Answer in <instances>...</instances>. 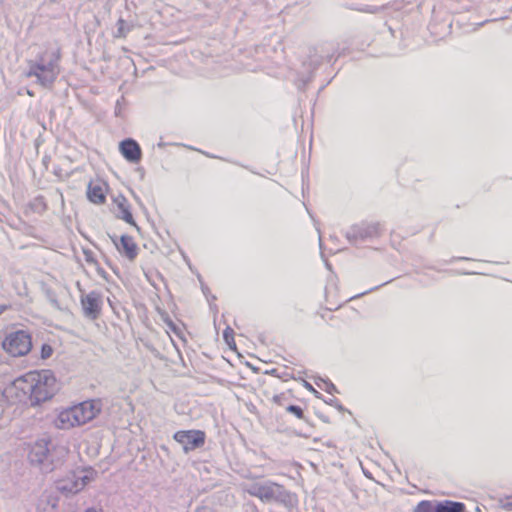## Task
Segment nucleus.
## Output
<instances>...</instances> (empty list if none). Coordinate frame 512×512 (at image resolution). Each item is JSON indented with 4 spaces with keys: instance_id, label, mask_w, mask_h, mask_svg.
<instances>
[{
    "instance_id": "obj_44",
    "label": "nucleus",
    "mask_w": 512,
    "mask_h": 512,
    "mask_svg": "<svg viewBox=\"0 0 512 512\" xmlns=\"http://www.w3.org/2000/svg\"><path fill=\"white\" fill-rule=\"evenodd\" d=\"M276 370L275 369H272V370H264L263 373L265 374H273Z\"/></svg>"
},
{
    "instance_id": "obj_36",
    "label": "nucleus",
    "mask_w": 512,
    "mask_h": 512,
    "mask_svg": "<svg viewBox=\"0 0 512 512\" xmlns=\"http://www.w3.org/2000/svg\"><path fill=\"white\" fill-rule=\"evenodd\" d=\"M40 352H53L52 347L46 343L42 344Z\"/></svg>"
},
{
    "instance_id": "obj_39",
    "label": "nucleus",
    "mask_w": 512,
    "mask_h": 512,
    "mask_svg": "<svg viewBox=\"0 0 512 512\" xmlns=\"http://www.w3.org/2000/svg\"><path fill=\"white\" fill-rule=\"evenodd\" d=\"M9 309V305H0V315Z\"/></svg>"
},
{
    "instance_id": "obj_14",
    "label": "nucleus",
    "mask_w": 512,
    "mask_h": 512,
    "mask_svg": "<svg viewBox=\"0 0 512 512\" xmlns=\"http://www.w3.org/2000/svg\"><path fill=\"white\" fill-rule=\"evenodd\" d=\"M117 250L127 257L129 260H134L138 254V247L133 238L128 235H122L117 242V238L112 239Z\"/></svg>"
},
{
    "instance_id": "obj_23",
    "label": "nucleus",
    "mask_w": 512,
    "mask_h": 512,
    "mask_svg": "<svg viewBox=\"0 0 512 512\" xmlns=\"http://www.w3.org/2000/svg\"><path fill=\"white\" fill-rule=\"evenodd\" d=\"M131 30V26L126 23V21L122 18H119L117 21V33L116 37H125L127 33Z\"/></svg>"
},
{
    "instance_id": "obj_9",
    "label": "nucleus",
    "mask_w": 512,
    "mask_h": 512,
    "mask_svg": "<svg viewBox=\"0 0 512 512\" xmlns=\"http://www.w3.org/2000/svg\"><path fill=\"white\" fill-rule=\"evenodd\" d=\"M323 63V57L317 54H310L306 60L302 62L301 70L296 72L294 84L296 87L304 91L307 85L312 81L314 72Z\"/></svg>"
},
{
    "instance_id": "obj_37",
    "label": "nucleus",
    "mask_w": 512,
    "mask_h": 512,
    "mask_svg": "<svg viewBox=\"0 0 512 512\" xmlns=\"http://www.w3.org/2000/svg\"><path fill=\"white\" fill-rule=\"evenodd\" d=\"M246 365L249 366L254 372H260L262 369L258 366H255L251 362H246Z\"/></svg>"
},
{
    "instance_id": "obj_30",
    "label": "nucleus",
    "mask_w": 512,
    "mask_h": 512,
    "mask_svg": "<svg viewBox=\"0 0 512 512\" xmlns=\"http://www.w3.org/2000/svg\"><path fill=\"white\" fill-rule=\"evenodd\" d=\"M85 261L89 264L98 265V262L94 256V253L91 250L83 251Z\"/></svg>"
},
{
    "instance_id": "obj_32",
    "label": "nucleus",
    "mask_w": 512,
    "mask_h": 512,
    "mask_svg": "<svg viewBox=\"0 0 512 512\" xmlns=\"http://www.w3.org/2000/svg\"><path fill=\"white\" fill-rule=\"evenodd\" d=\"M304 386L311 391L317 398L322 399V394L318 392L309 382L305 381Z\"/></svg>"
},
{
    "instance_id": "obj_21",
    "label": "nucleus",
    "mask_w": 512,
    "mask_h": 512,
    "mask_svg": "<svg viewBox=\"0 0 512 512\" xmlns=\"http://www.w3.org/2000/svg\"><path fill=\"white\" fill-rule=\"evenodd\" d=\"M436 501L422 500L414 509V512H435Z\"/></svg>"
},
{
    "instance_id": "obj_35",
    "label": "nucleus",
    "mask_w": 512,
    "mask_h": 512,
    "mask_svg": "<svg viewBox=\"0 0 512 512\" xmlns=\"http://www.w3.org/2000/svg\"><path fill=\"white\" fill-rule=\"evenodd\" d=\"M164 320H165V322H166L167 326H168L171 330H173L174 332H177V327H176V325L173 323V321H172V320H170V319H168V318H165Z\"/></svg>"
},
{
    "instance_id": "obj_22",
    "label": "nucleus",
    "mask_w": 512,
    "mask_h": 512,
    "mask_svg": "<svg viewBox=\"0 0 512 512\" xmlns=\"http://www.w3.org/2000/svg\"><path fill=\"white\" fill-rule=\"evenodd\" d=\"M223 337H224V340H225L226 344L228 345L229 349L237 352V347H236V343L234 340L233 329L228 326L223 332Z\"/></svg>"
},
{
    "instance_id": "obj_3",
    "label": "nucleus",
    "mask_w": 512,
    "mask_h": 512,
    "mask_svg": "<svg viewBox=\"0 0 512 512\" xmlns=\"http://www.w3.org/2000/svg\"><path fill=\"white\" fill-rule=\"evenodd\" d=\"M59 51H44L35 60L28 62L27 77H35L36 83L44 88H51L59 74Z\"/></svg>"
},
{
    "instance_id": "obj_8",
    "label": "nucleus",
    "mask_w": 512,
    "mask_h": 512,
    "mask_svg": "<svg viewBox=\"0 0 512 512\" xmlns=\"http://www.w3.org/2000/svg\"><path fill=\"white\" fill-rule=\"evenodd\" d=\"M2 347L6 352H31L32 334L27 329L10 331L5 335Z\"/></svg>"
},
{
    "instance_id": "obj_29",
    "label": "nucleus",
    "mask_w": 512,
    "mask_h": 512,
    "mask_svg": "<svg viewBox=\"0 0 512 512\" xmlns=\"http://www.w3.org/2000/svg\"><path fill=\"white\" fill-rule=\"evenodd\" d=\"M393 280H394V279L388 280V281H386V282H384V283H382V284H380V285H377V286H375V287L370 288V289H369V290H367V291H364V292H362V293H359V294H357V295H355V296L351 297V298H350V300H353V299H356V298L362 297V296H364V295H366V294H368V293H370V292L376 291V290H378L379 288H381L382 286H384V285H386V284H388V283L392 282Z\"/></svg>"
},
{
    "instance_id": "obj_4",
    "label": "nucleus",
    "mask_w": 512,
    "mask_h": 512,
    "mask_svg": "<svg viewBox=\"0 0 512 512\" xmlns=\"http://www.w3.org/2000/svg\"><path fill=\"white\" fill-rule=\"evenodd\" d=\"M102 409L100 399L87 400L78 405L62 411L57 418V427L67 429L74 426H81L93 420Z\"/></svg>"
},
{
    "instance_id": "obj_25",
    "label": "nucleus",
    "mask_w": 512,
    "mask_h": 512,
    "mask_svg": "<svg viewBox=\"0 0 512 512\" xmlns=\"http://www.w3.org/2000/svg\"><path fill=\"white\" fill-rule=\"evenodd\" d=\"M45 295H46L47 299L49 300V302L54 307H56L57 309H61L60 302H59L54 290H52L50 288L45 289Z\"/></svg>"
},
{
    "instance_id": "obj_41",
    "label": "nucleus",
    "mask_w": 512,
    "mask_h": 512,
    "mask_svg": "<svg viewBox=\"0 0 512 512\" xmlns=\"http://www.w3.org/2000/svg\"><path fill=\"white\" fill-rule=\"evenodd\" d=\"M256 361H261V362L267 363V362H272V359L271 358H265V359L256 358Z\"/></svg>"
},
{
    "instance_id": "obj_12",
    "label": "nucleus",
    "mask_w": 512,
    "mask_h": 512,
    "mask_svg": "<svg viewBox=\"0 0 512 512\" xmlns=\"http://www.w3.org/2000/svg\"><path fill=\"white\" fill-rule=\"evenodd\" d=\"M87 477L72 472L66 478L56 482V488L63 494H76L81 491L87 483Z\"/></svg>"
},
{
    "instance_id": "obj_45",
    "label": "nucleus",
    "mask_w": 512,
    "mask_h": 512,
    "mask_svg": "<svg viewBox=\"0 0 512 512\" xmlns=\"http://www.w3.org/2000/svg\"><path fill=\"white\" fill-rule=\"evenodd\" d=\"M42 359H48L52 354H40Z\"/></svg>"
},
{
    "instance_id": "obj_24",
    "label": "nucleus",
    "mask_w": 512,
    "mask_h": 512,
    "mask_svg": "<svg viewBox=\"0 0 512 512\" xmlns=\"http://www.w3.org/2000/svg\"><path fill=\"white\" fill-rule=\"evenodd\" d=\"M200 283H201L202 292L206 296L207 300L210 303V308L214 309L217 312L218 311L217 306L212 305V301H215L216 297L214 295L210 294V290H209L208 286L203 281L200 280Z\"/></svg>"
},
{
    "instance_id": "obj_46",
    "label": "nucleus",
    "mask_w": 512,
    "mask_h": 512,
    "mask_svg": "<svg viewBox=\"0 0 512 512\" xmlns=\"http://www.w3.org/2000/svg\"><path fill=\"white\" fill-rule=\"evenodd\" d=\"M25 354H20V353H17V354H12V356L14 357H18V356H24Z\"/></svg>"
},
{
    "instance_id": "obj_18",
    "label": "nucleus",
    "mask_w": 512,
    "mask_h": 512,
    "mask_svg": "<svg viewBox=\"0 0 512 512\" xmlns=\"http://www.w3.org/2000/svg\"><path fill=\"white\" fill-rule=\"evenodd\" d=\"M167 355H161L160 360L165 362H171L172 367L171 370H173L175 373H183L182 368L186 367L183 354H169Z\"/></svg>"
},
{
    "instance_id": "obj_7",
    "label": "nucleus",
    "mask_w": 512,
    "mask_h": 512,
    "mask_svg": "<svg viewBox=\"0 0 512 512\" xmlns=\"http://www.w3.org/2000/svg\"><path fill=\"white\" fill-rule=\"evenodd\" d=\"M35 379L33 372H29L11 382L6 387V393H8L11 403H30L31 395L35 389V386H33Z\"/></svg>"
},
{
    "instance_id": "obj_27",
    "label": "nucleus",
    "mask_w": 512,
    "mask_h": 512,
    "mask_svg": "<svg viewBox=\"0 0 512 512\" xmlns=\"http://www.w3.org/2000/svg\"><path fill=\"white\" fill-rule=\"evenodd\" d=\"M319 379L325 384V387L323 389L327 393H329V394L339 393L337 387L329 379H323V378H319Z\"/></svg>"
},
{
    "instance_id": "obj_13",
    "label": "nucleus",
    "mask_w": 512,
    "mask_h": 512,
    "mask_svg": "<svg viewBox=\"0 0 512 512\" xmlns=\"http://www.w3.org/2000/svg\"><path fill=\"white\" fill-rule=\"evenodd\" d=\"M119 149L121 154L127 161L131 163H138L141 160V148L134 139L127 138L121 141Z\"/></svg>"
},
{
    "instance_id": "obj_34",
    "label": "nucleus",
    "mask_w": 512,
    "mask_h": 512,
    "mask_svg": "<svg viewBox=\"0 0 512 512\" xmlns=\"http://www.w3.org/2000/svg\"><path fill=\"white\" fill-rule=\"evenodd\" d=\"M194 512H217L214 508L209 506H200L195 509Z\"/></svg>"
},
{
    "instance_id": "obj_42",
    "label": "nucleus",
    "mask_w": 512,
    "mask_h": 512,
    "mask_svg": "<svg viewBox=\"0 0 512 512\" xmlns=\"http://www.w3.org/2000/svg\"><path fill=\"white\" fill-rule=\"evenodd\" d=\"M453 260H470V258H467V257H454V258H452L451 261H453Z\"/></svg>"
},
{
    "instance_id": "obj_2",
    "label": "nucleus",
    "mask_w": 512,
    "mask_h": 512,
    "mask_svg": "<svg viewBox=\"0 0 512 512\" xmlns=\"http://www.w3.org/2000/svg\"><path fill=\"white\" fill-rule=\"evenodd\" d=\"M66 450L59 447L49 438L36 440L29 451V461L43 473H50L62 465Z\"/></svg>"
},
{
    "instance_id": "obj_15",
    "label": "nucleus",
    "mask_w": 512,
    "mask_h": 512,
    "mask_svg": "<svg viewBox=\"0 0 512 512\" xmlns=\"http://www.w3.org/2000/svg\"><path fill=\"white\" fill-rule=\"evenodd\" d=\"M115 202L117 204V208L119 211V213L117 214V217L131 225L136 226V223H135L132 213L130 211V205H129L127 199L124 196L120 195L117 198H115Z\"/></svg>"
},
{
    "instance_id": "obj_43",
    "label": "nucleus",
    "mask_w": 512,
    "mask_h": 512,
    "mask_svg": "<svg viewBox=\"0 0 512 512\" xmlns=\"http://www.w3.org/2000/svg\"><path fill=\"white\" fill-rule=\"evenodd\" d=\"M236 356V358H238L240 361H242V359L244 358V355L241 354V353H238V354H234Z\"/></svg>"
},
{
    "instance_id": "obj_5",
    "label": "nucleus",
    "mask_w": 512,
    "mask_h": 512,
    "mask_svg": "<svg viewBox=\"0 0 512 512\" xmlns=\"http://www.w3.org/2000/svg\"><path fill=\"white\" fill-rule=\"evenodd\" d=\"M33 376L36 378L33 383L35 389L31 395L30 405L37 406L52 399L58 392L59 386L53 372L50 370L33 372Z\"/></svg>"
},
{
    "instance_id": "obj_26",
    "label": "nucleus",
    "mask_w": 512,
    "mask_h": 512,
    "mask_svg": "<svg viewBox=\"0 0 512 512\" xmlns=\"http://www.w3.org/2000/svg\"><path fill=\"white\" fill-rule=\"evenodd\" d=\"M7 403H11V400L8 393H6V387L4 389L0 388V415H2Z\"/></svg>"
},
{
    "instance_id": "obj_1",
    "label": "nucleus",
    "mask_w": 512,
    "mask_h": 512,
    "mask_svg": "<svg viewBox=\"0 0 512 512\" xmlns=\"http://www.w3.org/2000/svg\"><path fill=\"white\" fill-rule=\"evenodd\" d=\"M244 490L250 496L259 498L263 503L280 504L288 512H294L298 507V497L295 493L270 480L249 483Z\"/></svg>"
},
{
    "instance_id": "obj_48",
    "label": "nucleus",
    "mask_w": 512,
    "mask_h": 512,
    "mask_svg": "<svg viewBox=\"0 0 512 512\" xmlns=\"http://www.w3.org/2000/svg\"><path fill=\"white\" fill-rule=\"evenodd\" d=\"M85 512H97L96 510H93V509H88L86 510Z\"/></svg>"
},
{
    "instance_id": "obj_20",
    "label": "nucleus",
    "mask_w": 512,
    "mask_h": 512,
    "mask_svg": "<svg viewBox=\"0 0 512 512\" xmlns=\"http://www.w3.org/2000/svg\"><path fill=\"white\" fill-rule=\"evenodd\" d=\"M286 412L294 415L296 418L303 420L307 425L312 427L310 420L306 417L304 409L299 405L290 404L285 407Z\"/></svg>"
},
{
    "instance_id": "obj_40",
    "label": "nucleus",
    "mask_w": 512,
    "mask_h": 512,
    "mask_svg": "<svg viewBox=\"0 0 512 512\" xmlns=\"http://www.w3.org/2000/svg\"><path fill=\"white\" fill-rule=\"evenodd\" d=\"M97 272L100 276L105 277L106 272L103 268L97 267Z\"/></svg>"
},
{
    "instance_id": "obj_31",
    "label": "nucleus",
    "mask_w": 512,
    "mask_h": 512,
    "mask_svg": "<svg viewBox=\"0 0 512 512\" xmlns=\"http://www.w3.org/2000/svg\"><path fill=\"white\" fill-rule=\"evenodd\" d=\"M124 103H125V98L123 96L117 100L116 106H115V115L116 116H118V117L122 116V109H123Z\"/></svg>"
},
{
    "instance_id": "obj_19",
    "label": "nucleus",
    "mask_w": 512,
    "mask_h": 512,
    "mask_svg": "<svg viewBox=\"0 0 512 512\" xmlns=\"http://www.w3.org/2000/svg\"><path fill=\"white\" fill-rule=\"evenodd\" d=\"M28 205L33 212L38 214H42L47 210V203L42 195L36 196Z\"/></svg>"
},
{
    "instance_id": "obj_10",
    "label": "nucleus",
    "mask_w": 512,
    "mask_h": 512,
    "mask_svg": "<svg viewBox=\"0 0 512 512\" xmlns=\"http://www.w3.org/2000/svg\"><path fill=\"white\" fill-rule=\"evenodd\" d=\"M173 439L182 446L183 452L188 454L204 446L206 434L202 430H179L173 434Z\"/></svg>"
},
{
    "instance_id": "obj_28",
    "label": "nucleus",
    "mask_w": 512,
    "mask_h": 512,
    "mask_svg": "<svg viewBox=\"0 0 512 512\" xmlns=\"http://www.w3.org/2000/svg\"><path fill=\"white\" fill-rule=\"evenodd\" d=\"M324 402L330 406H334L339 412H345L348 411L337 398H329L327 400H324Z\"/></svg>"
},
{
    "instance_id": "obj_49",
    "label": "nucleus",
    "mask_w": 512,
    "mask_h": 512,
    "mask_svg": "<svg viewBox=\"0 0 512 512\" xmlns=\"http://www.w3.org/2000/svg\"><path fill=\"white\" fill-rule=\"evenodd\" d=\"M319 242H320V247L322 246V238L320 237L319 238Z\"/></svg>"
},
{
    "instance_id": "obj_38",
    "label": "nucleus",
    "mask_w": 512,
    "mask_h": 512,
    "mask_svg": "<svg viewBox=\"0 0 512 512\" xmlns=\"http://www.w3.org/2000/svg\"><path fill=\"white\" fill-rule=\"evenodd\" d=\"M318 417L325 423H329V418L323 414L317 413Z\"/></svg>"
},
{
    "instance_id": "obj_33",
    "label": "nucleus",
    "mask_w": 512,
    "mask_h": 512,
    "mask_svg": "<svg viewBox=\"0 0 512 512\" xmlns=\"http://www.w3.org/2000/svg\"><path fill=\"white\" fill-rule=\"evenodd\" d=\"M285 395L284 394H277L273 396V402L279 406H284Z\"/></svg>"
},
{
    "instance_id": "obj_11",
    "label": "nucleus",
    "mask_w": 512,
    "mask_h": 512,
    "mask_svg": "<svg viewBox=\"0 0 512 512\" xmlns=\"http://www.w3.org/2000/svg\"><path fill=\"white\" fill-rule=\"evenodd\" d=\"M81 306L83 314L86 318L96 320L102 309V294L98 291H91L81 295Z\"/></svg>"
},
{
    "instance_id": "obj_16",
    "label": "nucleus",
    "mask_w": 512,
    "mask_h": 512,
    "mask_svg": "<svg viewBox=\"0 0 512 512\" xmlns=\"http://www.w3.org/2000/svg\"><path fill=\"white\" fill-rule=\"evenodd\" d=\"M435 512H466V506L463 502L458 501H436Z\"/></svg>"
},
{
    "instance_id": "obj_17",
    "label": "nucleus",
    "mask_w": 512,
    "mask_h": 512,
    "mask_svg": "<svg viewBox=\"0 0 512 512\" xmlns=\"http://www.w3.org/2000/svg\"><path fill=\"white\" fill-rule=\"evenodd\" d=\"M88 199L95 204H103L106 201V196L101 185L90 183L87 190Z\"/></svg>"
},
{
    "instance_id": "obj_47",
    "label": "nucleus",
    "mask_w": 512,
    "mask_h": 512,
    "mask_svg": "<svg viewBox=\"0 0 512 512\" xmlns=\"http://www.w3.org/2000/svg\"><path fill=\"white\" fill-rule=\"evenodd\" d=\"M425 267H426V268H428V269L436 270V268H435V267H433V266H425Z\"/></svg>"
},
{
    "instance_id": "obj_6",
    "label": "nucleus",
    "mask_w": 512,
    "mask_h": 512,
    "mask_svg": "<svg viewBox=\"0 0 512 512\" xmlns=\"http://www.w3.org/2000/svg\"><path fill=\"white\" fill-rule=\"evenodd\" d=\"M383 233V226L380 222H360L352 225L346 231V238L350 244L359 246L364 242L372 241Z\"/></svg>"
}]
</instances>
